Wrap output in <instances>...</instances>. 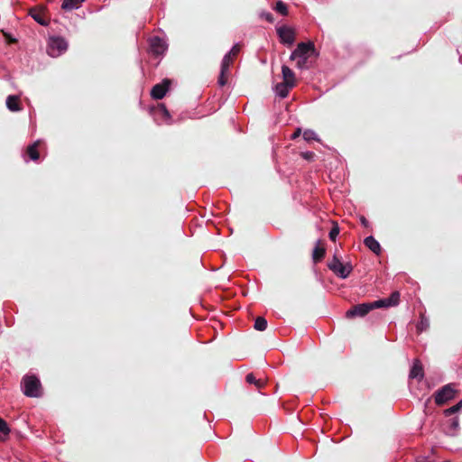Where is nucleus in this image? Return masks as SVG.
Returning <instances> with one entry per match:
<instances>
[{"label": "nucleus", "instance_id": "28", "mask_svg": "<svg viewBox=\"0 0 462 462\" xmlns=\"http://www.w3.org/2000/svg\"><path fill=\"white\" fill-rule=\"evenodd\" d=\"M274 10L282 15H286L288 14L287 6L282 1H278L275 4Z\"/></svg>", "mask_w": 462, "mask_h": 462}, {"label": "nucleus", "instance_id": "30", "mask_svg": "<svg viewBox=\"0 0 462 462\" xmlns=\"http://www.w3.org/2000/svg\"><path fill=\"white\" fill-rule=\"evenodd\" d=\"M339 234V228L337 226H335L331 228V230L329 231V238L332 240V241H335L337 236H338Z\"/></svg>", "mask_w": 462, "mask_h": 462}, {"label": "nucleus", "instance_id": "22", "mask_svg": "<svg viewBox=\"0 0 462 462\" xmlns=\"http://www.w3.org/2000/svg\"><path fill=\"white\" fill-rule=\"evenodd\" d=\"M254 328L258 331H264L267 328V320L263 317H257Z\"/></svg>", "mask_w": 462, "mask_h": 462}, {"label": "nucleus", "instance_id": "3", "mask_svg": "<svg viewBox=\"0 0 462 462\" xmlns=\"http://www.w3.org/2000/svg\"><path fill=\"white\" fill-rule=\"evenodd\" d=\"M382 303L383 301L375 300L370 303L357 304L346 312V317L347 319H353L356 317H365L372 310L381 308Z\"/></svg>", "mask_w": 462, "mask_h": 462}, {"label": "nucleus", "instance_id": "13", "mask_svg": "<svg viewBox=\"0 0 462 462\" xmlns=\"http://www.w3.org/2000/svg\"><path fill=\"white\" fill-rule=\"evenodd\" d=\"M364 244L366 247H368L373 253L375 254H380L381 253V245L378 241L372 236H369L365 238Z\"/></svg>", "mask_w": 462, "mask_h": 462}, {"label": "nucleus", "instance_id": "38", "mask_svg": "<svg viewBox=\"0 0 462 462\" xmlns=\"http://www.w3.org/2000/svg\"><path fill=\"white\" fill-rule=\"evenodd\" d=\"M417 462H431V461L424 459V458H421L420 460H417Z\"/></svg>", "mask_w": 462, "mask_h": 462}, {"label": "nucleus", "instance_id": "6", "mask_svg": "<svg viewBox=\"0 0 462 462\" xmlns=\"http://www.w3.org/2000/svg\"><path fill=\"white\" fill-rule=\"evenodd\" d=\"M456 390L452 384H447L439 389L435 394V402L439 405L444 404L446 402L455 397Z\"/></svg>", "mask_w": 462, "mask_h": 462}, {"label": "nucleus", "instance_id": "31", "mask_svg": "<svg viewBox=\"0 0 462 462\" xmlns=\"http://www.w3.org/2000/svg\"><path fill=\"white\" fill-rule=\"evenodd\" d=\"M459 410H458V407H457L456 405L447 409L445 411H444V414L445 416H451L453 414H455L456 412H457Z\"/></svg>", "mask_w": 462, "mask_h": 462}, {"label": "nucleus", "instance_id": "14", "mask_svg": "<svg viewBox=\"0 0 462 462\" xmlns=\"http://www.w3.org/2000/svg\"><path fill=\"white\" fill-rule=\"evenodd\" d=\"M30 15L41 25L46 26L49 23L48 20L44 16L42 10L39 8H32L30 10Z\"/></svg>", "mask_w": 462, "mask_h": 462}, {"label": "nucleus", "instance_id": "4", "mask_svg": "<svg viewBox=\"0 0 462 462\" xmlns=\"http://www.w3.org/2000/svg\"><path fill=\"white\" fill-rule=\"evenodd\" d=\"M68 49V42L66 40L60 36L51 37L48 41L47 53L51 57H59L64 53Z\"/></svg>", "mask_w": 462, "mask_h": 462}, {"label": "nucleus", "instance_id": "18", "mask_svg": "<svg viewBox=\"0 0 462 462\" xmlns=\"http://www.w3.org/2000/svg\"><path fill=\"white\" fill-rule=\"evenodd\" d=\"M411 378L421 379L423 377L422 366L418 360H415L410 371Z\"/></svg>", "mask_w": 462, "mask_h": 462}, {"label": "nucleus", "instance_id": "35", "mask_svg": "<svg viewBox=\"0 0 462 462\" xmlns=\"http://www.w3.org/2000/svg\"><path fill=\"white\" fill-rule=\"evenodd\" d=\"M301 134L300 128H297L295 132L291 134V139H296Z\"/></svg>", "mask_w": 462, "mask_h": 462}, {"label": "nucleus", "instance_id": "16", "mask_svg": "<svg viewBox=\"0 0 462 462\" xmlns=\"http://www.w3.org/2000/svg\"><path fill=\"white\" fill-rule=\"evenodd\" d=\"M400 294L398 291H394L392 295L387 299L378 300L377 301H383L381 308L390 307L397 305L399 302Z\"/></svg>", "mask_w": 462, "mask_h": 462}, {"label": "nucleus", "instance_id": "7", "mask_svg": "<svg viewBox=\"0 0 462 462\" xmlns=\"http://www.w3.org/2000/svg\"><path fill=\"white\" fill-rule=\"evenodd\" d=\"M150 51L155 55H162L167 50L166 42L160 37H152L149 41Z\"/></svg>", "mask_w": 462, "mask_h": 462}, {"label": "nucleus", "instance_id": "9", "mask_svg": "<svg viewBox=\"0 0 462 462\" xmlns=\"http://www.w3.org/2000/svg\"><path fill=\"white\" fill-rule=\"evenodd\" d=\"M277 34L282 43L291 45L294 42V32L290 27H278Z\"/></svg>", "mask_w": 462, "mask_h": 462}, {"label": "nucleus", "instance_id": "24", "mask_svg": "<svg viewBox=\"0 0 462 462\" xmlns=\"http://www.w3.org/2000/svg\"><path fill=\"white\" fill-rule=\"evenodd\" d=\"M245 380L248 383H254L258 389L264 385V382L257 380L253 374H248L245 377Z\"/></svg>", "mask_w": 462, "mask_h": 462}, {"label": "nucleus", "instance_id": "20", "mask_svg": "<svg viewBox=\"0 0 462 462\" xmlns=\"http://www.w3.org/2000/svg\"><path fill=\"white\" fill-rule=\"evenodd\" d=\"M40 143V141H37L33 143L32 144L29 145L26 153L28 154L29 158L32 161H37L39 159V152L37 150L38 144Z\"/></svg>", "mask_w": 462, "mask_h": 462}, {"label": "nucleus", "instance_id": "32", "mask_svg": "<svg viewBox=\"0 0 462 462\" xmlns=\"http://www.w3.org/2000/svg\"><path fill=\"white\" fill-rule=\"evenodd\" d=\"M240 51V46L238 43L235 44L232 49L227 52L230 53L232 57H236Z\"/></svg>", "mask_w": 462, "mask_h": 462}, {"label": "nucleus", "instance_id": "29", "mask_svg": "<svg viewBox=\"0 0 462 462\" xmlns=\"http://www.w3.org/2000/svg\"><path fill=\"white\" fill-rule=\"evenodd\" d=\"M9 432H10V429H9L7 423L5 422V420H4L2 418H0V433L8 435Z\"/></svg>", "mask_w": 462, "mask_h": 462}, {"label": "nucleus", "instance_id": "2", "mask_svg": "<svg viewBox=\"0 0 462 462\" xmlns=\"http://www.w3.org/2000/svg\"><path fill=\"white\" fill-rule=\"evenodd\" d=\"M22 389L28 397H39L41 395V382L34 375H25L22 380Z\"/></svg>", "mask_w": 462, "mask_h": 462}, {"label": "nucleus", "instance_id": "19", "mask_svg": "<svg viewBox=\"0 0 462 462\" xmlns=\"http://www.w3.org/2000/svg\"><path fill=\"white\" fill-rule=\"evenodd\" d=\"M6 106L13 112L21 110L19 106V97L17 96H8L6 98Z\"/></svg>", "mask_w": 462, "mask_h": 462}, {"label": "nucleus", "instance_id": "21", "mask_svg": "<svg viewBox=\"0 0 462 462\" xmlns=\"http://www.w3.org/2000/svg\"><path fill=\"white\" fill-rule=\"evenodd\" d=\"M234 57L230 55V53H226L221 62L220 69L229 71L230 66L233 64Z\"/></svg>", "mask_w": 462, "mask_h": 462}, {"label": "nucleus", "instance_id": "17", "mask_svg": "<svg viewBox=\"0 0 462 462\" xmlns=\"http://www.w3.org/2000/svg\"><path fill=\"white\" fill-rule=\"evenodd\" d=\"M84 0H63L61 8L65 11H72L79 9Z\"/></svg>", "mask_w": 462, "mask_h": 462}, {"label": "nucleus", "instance_id": "34", "mask_svg": "<svg viewBox=\"0 0 462 462\" xmlns=\"http://www.w3.org/2000/svg\"><path fill=\"white\" fill-rule=\"evenodd\" d=\"M262 16L266 21H268L269 23H273V14L271 13H263V14H262Z\"/></svg>", "mask_w": 462, "mask_h": 462}, {"label": "nucleus", "instance_id": "12", "mask_svg": "<svg viewBox=\"0 0 462 462\" xmlns=\"http://www.w3.org/2000/svg\"><path fill=\"white\" fill-rule=\"evenodd\" d=\"M458 429H459V420L457 417L451 418L446 422L445 430H446L447 434H448L450 436H454L457 434Z\"/></svg>", "mask_w": 462, "mask_h": 462}, {"label": "nucleus", "instance_id": "10", "mask_svg": "<svg viewBox=\"0 0 462 462\" xmlns=\"http://www.w3.org/2000/svg\"><path fill=\"white\" fill-rule=\"evenodd\" d=\"M153 116L155 117L156 121H159V123H166L169 124L171 120V116L169 111L167 110L166 106L163 104L159 105L154 110H153Z\"/></svg>", "mask_w": 462, "mask_h": 462}, {"label": "nucleus", "instance_id": "23", "mask_svg": "<svg viewBox=\"0 0 462 462\" xmlns=\"http://www.w3.org/2000/svg\"><path fill=\"white\" fill-rule=\"evenodd\" d=\"M324 255H325V249L323 247H319V245H316L313 250V254H312L313 261L319 262L324 257Z\"/></svg>", "mask_w": 462, "mask_h": 462}, {"label": "nucleus", "instance_id": "11", "mask_svg": "<svg viewBox=\"0 0 462 462\" xmlns=\"http://www.w3.org/2000/svg\"><path fill=\"white\" fill-rule=\"evenodd\" d=\"M282 79L284 83L290 84L292 87L296 84L294 72L286 65L282 67Z\"/></svg>", "mask_w": 462, "mask_h": 462}, {"label": "nucleus", "instance_id": "26", "mask_svg": "<svg viewBox=\"0 0 462 462\" xmlns=\"http://www.w3.org/2000/svg\"><path fill=\"white\" fill-rule=\"evenodd\" d=\"M430 327V321L424 316H421L420 322L417 324V330L422 332Z\"/></svg>", "mask_w": 462, "mask_h": 462}, {"label": "nucleus", "instance_id": "5", "mask_svg": "<svg viewBox=\"0 0 462 462\" xmlns=\"http://www.w3.org/2000/svg\"><path fill=\"white\" fill-rule=\"evenodd\" d=\"M328 267L331 270L337 277L346 279L351 273L353 268L349 263H343L336 255L328 263Z\"/></svg>", "mask_w": 462, "mask_h": 462}, {"label": "nucleus", "instance_id": "37", "mask_svg": "<svg viewBox=\"0 0 462 462\" xmlns=\"http://www.w3.org/2000/svg\"><path fill=\"white\" fill-rule=\"evenodd\" d=\"M458 407V410L462 409V399L456 404Z\"/></svg>", "mask_w": 462, "mask_h": 462}, {"label": "nucleus", "instance_id": "25", "mask_svg": "<svg viewBox=\"0 0 462 462\" xmlns=\"http://www.w3.org/2000/svg\"><path fill=\"white\" fill-rule=\"evenodd\" d=\"M303 135V139L307 142H310V141H312V140H315V141H319L317 134L310 130V129H307L303 132L302 134Z\"/></svg>", "mask_w": 462, "mask_h": 462}, {"label": "nucleus", "instance_id": "33", "mask_svg": "<svg viewBox=\"0 0 462 462\" xmlns=\"http://www.w3.org/2000/svg\"><path fill=\"white\" fill-rule=\"evenodd\" d=\"M301 156L304 159H306L308 161H310V160H312L314 158L315 154L312 152H301Z\"/></svg>", "mask_w": 462, "mask_h": 462}, {"label": "nucleus", "instance_id": "36", "mask_svg": "<svg viewBox=\"0 0 462 462\" xmlns=\"http://www.w3.org/2000/svg\"><path fill=\"white\" fill-rule=\"evenodd\" d=\"M360 221L364 226H365V227L368 226V221L366 220V218L365 217H361Z\"/></svg>", "mask_w": 462, "mask_h": 462}, {"label": "nucleus", "instance_id": "15", "mask_svg": "<svg viewBox=\"0 0 462 462\" xmlns=\"http://www.w3.org/2000/svg\"><path fill=\"white\" fill-rule=\"evenodd\" d=\"M292 88L293 87L290 84L281 82L275 85L274 91L278 97L281 98H285Z\"/></svg>", "mask_w": 462, "mask_h": 462}, {"label": "nucleus", "instance_id": "1", "mask_svg": "<svg viewBox=\"0 0 462 462\" xmlns=\"http://www.w3.org/2000/svg\"><path fill=\"white\" fill-rule=\"evenodd\" d=\"M315 53L312 42H300L291 54V60H296L297 68L303 69L308 68V60Z\"/></svg>", "mask_w": 462, "mask_h": 462}, {"label": "nucleus", "instance_id": "27", "mask_svg": "<svg viewBox=\"0 0 462 462\" xmlns=\"http://www.w3.org/2000/svg\"><path fill=\"white\" fill-rule=\"evenodd\" d=\"M228 76H229V71L220 69V74H219V77L217 79L218 85L221 87L225 86L227 83Z\"/></svg>", "mask_w": 462, "mask_h": 462}, {"label": "nucleus", "instance_id": "8", "mask_svg": "<svg viewBox=\"0 0 462 462\" xmlns=\"http://www.w3.org/2000/svg\"><path fill=\"white\" fill-rule=\"evenodd\" d=\"M171 81L163 79L162 83L156 84L151 90V96L154 99H162L167 93L170 88Z\"/></svg>", "mask_w": 462, "mask_h": 462}]
</instances>
